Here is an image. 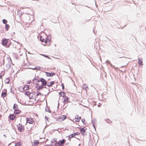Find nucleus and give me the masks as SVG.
<instances>
[{"label":"nucleus","instance_id":"obj_1","mask_svg":"<svg viewBox=\"0 0 146 146\" xmlns=\"http://www.w3.org/2000/svg\"><path fill=\"white\" fill-rule=\"evenodd\" d=\"M40 40L42 42H44L45 44L46 45L48 42L49 44L50 41V39L48 38L46 35H44L41 36L40 37Z\"/></svg>","mask_w":146,"mask_h":146},{"label":"nucleus","instance_id":"obj_2","mask_svg":"<svg viewBox=\"0 0 146 146\" xmlns=\"http://www.w3.org/2000/svg\"><path fill=\"white\" fill-rule=\"evenodd\" d=\"M30 98H31L35 100H38V99L37 98V96L39 95H41L40 93H38L36 92H33L30 93Z\"/></svg>","mask_w":146,"mask_h":146},{"label":"nucleus","instance_id":"obj_3","mask_svg":"<svg viewBox=\"0 0 146 146\" xmlns=\"http://www.w3.org/2000/svg\"><path fill=\"white\" fill-rule=\"evenodd\" d=\"M37 101L38 100H35L31 98H30L29 101H27L25 102V103L27 105H32L33 104L36 103Z\"/></svg>","mask_w":146,"mask_h":146},{"label":"nucleus","instance_id":"obj_4","mask_svg":"<svg viewBox=\"0 0 146 146\" xmlns=\"http://www.w3.org/2000/svg\"><path fill=\"white\" fill-rule=\"evenodd\" d=\"M13 108L14 110V113L16 114L19 113L21 112V110L18 108V106L16 104H14Z\"/></svg>","mask_w":146,"mask_h":146},{"label":"nucleus","instance_id":"obj_5","mask_svg":"<svg viewBox=\"0 0 146 146\" xmlns=\"http://www.w3.org/2000/svg\"><path fill=\"white\" fill-rule=\"evenodd\" d=\"M18 129L20 132H23L25 130L24 126L21 123H19L17 125Z\"/></svg>","mask_w":146,"mask_h":146},{"label":"nucleus","instance_id":"obj_6","mask_svg":"<svg viewBox=\"0 0 146 146\" xmlns=\"http://www.w3.org/2000/svg\"><path fill=\"white\" fill-rule=\"evenodd\" d=\"M66 141L64 139H63L62 140H60L58 142H56L55 145H57L58 146H62Z\"/></svg>","mask_w":146,"mask_h":146},{"label":"nucleus","instance_id":"obj_7","mask_svg":"<svg viewBox=\"0 0 146 146\" xmlns=\"http://www.w3.org/2000/svg\"><path fill=\"white\" fill-rule=\"evenodd\" d=\"M39 82L40 81L42 83V86H45L46 85L47 83L46 80L43 78H41L40 79V81H38Z\"/></svg>","mask_w":146,"mask_h":146},{"label":"nucleus","instance_id":"obj_8","mask_svg":"<svg viewBox=\"0 0 146 146\" xmlns=\"http://www.w3.org/2000/svg\"><path fill=\"white\" fill-rule=\"evenodd\" d=\"M67 117L65 115H62L58 118V120L59 121H62L66 119Z\"/></svg>","mask_w":146,"mask_h":146},{"label":"nucleus","instance_id":"obj_9","mask_svg":"<svg viewBox=\"0 0 146 146\" xmlns=\"http://www.w3.org/2000/svg\"><path fill=\"white\" fill-rule=\"evenodd\" d=\"M27 122L30 124H32L34 122L33 119L31 118H27Z\"/></svg>","mask_w":146,"mask_h":146},{"label":"nucleus","instance_id":"obj_10","mask_svg":"<svg viewBox=\"0 0 146 146\" xmlns=\"http://www.w3.org/2000/svg\"><path fill=\"white\" fill-rule=\"evenodd\" d=\"M143 59L142 58H139L138 59V64L140 66H142L143 65Z\"/></svg>","mask_w":146,"mask_h":146},{"label":"nucleus","instance_id":"obj_11","mask_svg":"<svg viewBox=\"0 0 146 146\" xmlns=\"http://www.w3.org/2000/svg\"><path fill=\"white\" fill-rule=\"evenodd\" d=\"M8 42L7 39L6 38H3L2 40V44L3 45H6Z\"/></svg>","mask_w":146,"mask_h":146},{"label":"nucleus","instance_id":"obj_12","mask_svg":"<svg viewBox=\"0 0 146 146\" xmlns=\"http://www.w3.org/2000/svg\"><path fill=\"white\" fill-rule=\"evenodd\" d=\"M75 118V121L76 122H79L80 119H81V117L79 116L78 115H76Z\"/></svg>","mask_w":146,"mask_h":146},{"label":"nucleus","instance_id":"obj_13","mask_svg":"<svg viewBox=\"0 0 146 146\" xmlns=\"http://www.w3.org/2000/svg\"><path fill=\"white\" fill-rule=\"evenodd\" d=\"M46 75L48 77H50L53 76L55 75V73H49L48 72H45Z\"/></svg>","mask_w":146,"mask_h":146},{"label":"nucleus","instance_id":"obj_14","mask_svg":"<svg viewBox=\"0 0 146 146\" xmlns=\"http://www.w3.org/2000/svg\"><path fill=\"white\" fill-rule=\"evenodd\" d=\"M63 98H64L63 101V102L64 103H66L69 102V101H68L69 98L68 97L65 95Z\"/></svg>","mask_w":146,"mask_h":146},{"label":"nucleus","instance_id":"obj_15","mask_svg":"<svg viewBox=\"0 0 146 146\" xmlns=\"http://www.w3.org/2000/svg\"><path fill=\"white\" fill-rule=\"evenodd\" d=\"M9 117L11 120H13L15 119L16 117L13 114L10 115Z\"/></svg>","mask_w":146,"mask_h":146},{"label":"nucleus","instance_id":"obj_16","mask_svg":"<svg viewBox=\"0 0 146 146\" xmlns=\"http://www.w3.org/2000/svg\"><path fill=\"white\" fill-rule=\"evenodd\" d=\"M82 88L83 89L86 91H87L89 89L87 85L85 84L83 85Z\"/></svg>","mask_w":146,"mask_h":146},{"label":"nucleus","instance_id":"obj_17","mask_svg":"<svg viewBox=\"0 0 146 146\" xmlns=\"http://www.w3.org/2000/svg\"><path fill=\"white\" fill-rule=\"evenodd\" d=\"M54 81H52L50 82H48L47 84V86L49 87H51L54 84Z\"/></svg>","mask_w":146,"mask_h":146},{"label":"nucleus","instance_id":"obj_18","mask_svg":"<svg viewBox=\"0 0 146 146\" xmlns=\"http://www.w3.org/2000/svg\"><path fill=\"white\" fill-rule=\"evenodd\" d=\"M29 88V86L27 85L26 84L24 86L23 90V91L26 90L28 89Z\"/></svg>","mask_w":146,"mask_h":146},{"label":"nucleus","instance_id":"obj_19","mask_svg":"<svg viewBox=\"0 0 146 146\" xmlns=\"http://www.w3.org/2000/svg\"><path fill=\"white\" fill-rule=\"evenodd\" d=\"M65 93L63 92H62L59 93V94L60 96H62L63 97L65 95Z\"/></svg>","mask_w":146,"mask_h":146},{"label":"nucleus","instance_id":"obj_20","mask_svg":"<svg viewBox=\"0 0 146 146\" xmlns=\"http://www.w3.org/2000/svg\"><path fill=\"white\" fill-rule=\"evenodd\" d=\"M86 130V128H82L80 129V131L81 132L85 133Z\"/></svg>","mask_w":146,"mask_h":146},{"label":"nucleus","instance_id":"obj_21","mask_svg":"<svg viewBox=\"0 0 146 146\" xmlns=\"http://www.w3.org/2000/svg\"><path fill=\"white\" fill-rule=\"evenodd\" d=\"M34 145L35 146H37L39 144V142L36 140H35L33 142Z\"/></svg>","mask_w":146,"mask_h":146},{"label":"nucleus","instance_id":"obj_22","mask_svg":"<svg viewBox=\"0 0 146 146\" xmlns=\"http://www.w3.org/2000/svg\"><path fill=\"white\" fill-rule=\"evenodd\" d=\"M1 96L3 97H5L7 96V92H3L1 94Z\"/></svg>","mask_w":146,"mask_h":146},{"label":"nucleus","instance_id":"obj_23","mask_svg":"<svg viewBox=\"0 0 146 146\" xmlns=\"http://www.w3.org/2000/svg\"><path fill=\"white\" fill-rule=\"evenodd\" d=\"M25 94L26 95L29 96L30 97V93L28 91H26L25 92Z\"/></svg>","mask_w":146,"mask_h":146},{"label":"nucleus","instance_id":"obj_24","mask_svg":"<svg viewBox=\"0 0 146 146\" xmlns=\"http://www.w3.org/2000/svg\"><path fill=\"white\" fill-rule=\"evenodd\" d=\"M9 27H10V26L9 25L7 24H6V25H5V29H6V31H7L8 30V29H9Z\"/></svg>","mask_w":146,"mask_h":146},{"label":"nucleus","instance_id":"obj_25","mask_svg":"<svg viewBox=\"0 0 146 146\" xmlns=\"http://www.w3.org/2000/svg\"><path fill=\"white\" fill-rule=\"evenodd\" d=\"M2 21L3 23L5 24H6L7 22V21L5 19H3Z\"/></svg>","mask_w":146,"mask_h":146},{"label":"nucleus","instance_id":"obj_26","mask_svg":"<svg viewBox=\"0 0 146 146\" xmlns=\"http://www.w3.org/2000/svg\"><path fill=\"white\" fill-rule=\"evenodd\" d=\"M21 143L19 142L17 143H16L15 145V146H21Z\"/></svg>","mask_w":146,"mask_h":146},{"label":"nucleus","instance_id":"obj_27","mask_svg":"<svg viewBox=\"0 0 146 146\" xmlns=\"http://www.w3.org/2000/svg\"><path fill=\"white\" fill-rule=\"evenodd\" d=\"M69 137L70 138H72L74 137H75V135H74V134L70 135L69 136Z\"/></svg>","mask_w":146,"mask_h":146},{"label":"nucleus","instance_id":"obj_28","mask_svg":"<svg viewBox=\"0 0 146 146\" xmlns=\"http://www.w3.org/2000/svg\"><path fill=\"white\" fill-rule=\"evenodd\" d=\"M82 121L84 124H86L85 120V119L83 118L82 119Z\"/></svg>","mask_w":146,"mask_h":146},{"label":"nucleus","instance_id":"obj_29","mask_svg":"<svg viewBox=\"0 0 146 146\" xmlns=\"http://www.w3.org/2000/svg\"><path fill=\"white\" fill-rule=\"evenodd\" d=\"M61 86H62V89L63 90H64V84L62 83V84H61Z\"/></svg>","mask_w":146,"mask_h":146},{"label":"nucleus","instance_id":"obj_30","mask_svg":"<svg viewBox=\"0 0 146 146\" xmlns=\"http://www.w3.org/2000/svg\"><path fill=\"white\" fill-rule=\"evenodd\" d=\"M43 55V56H44L48 58H50L48 56H47V55Z\"/></svg>","mask_w":146,"mask_h":146},{"label":"nucleus","instance_id":"obj_31","mask_svg":"<svg viewBox=\"0 0 146 146\" xmlns=\"http://www.w3.org/2000/svg\"><path fill=\"white\" fill-rule=\"evenodd\" d=\"M80 133L78 132H76L74 133V135L75 136L76 135H78Z\"/></svg>","mask_w":146,"mask_h":146},{"label":"nucleus","instance_id":"obj_32","mask_svg":"<svg viewBox=\"0 0 146 146\" xmlns=\"http://www.w3.org/2000/svg\"><path fill=\"white\" fill-rule=\"evenodd\" d=\"M31 82L30 80H29V81H27V83L29 84H31Z\"/></svg>","mask_w":146,"mask_h":146},{"label":"nucleus","instance_id":"obj_33","mask_svg":"<svg viewBox=\"0 0 146 146\" xmlns=\"http://www.w3.org/2000/svg\"><path fill=\"white\" fill-rule=\"evenodd\" d=\"M6 81H7V83H9V80L8 79H6Z\"/></svg>","mask_w":146,"mask_h":146}]
</instances>
